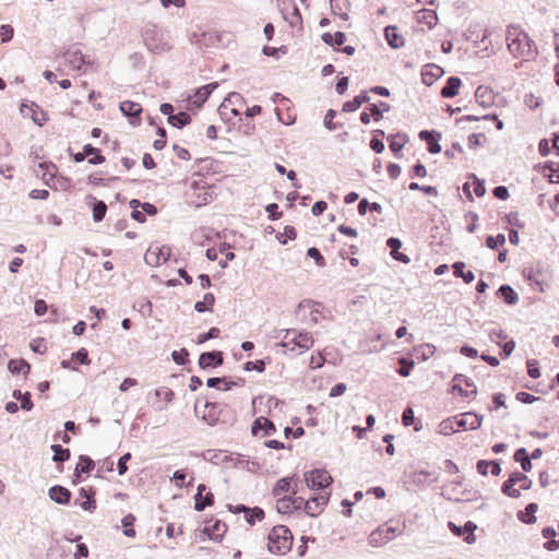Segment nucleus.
Here are the masks:
<instances>
[{
  "label": "nucleus",
  "mask_w": 559,
  "mask_h": 559,
  "mask_svg": "<svg viewBox=\"0 0 559 559\" xmlns=\"http://www.w3.org/2000/svg\"><path fill=\"white\" fill-rule=\"evenodd\" d=\"M204 408L205 411L201 418L209 426H215L217 424L233 426L236 421V413L227 404L206 401Z\"/></svg>",
  "instance_id": "nucleus-1"
},
{
  "label": "nucleus",
  "mask_w": 559,
  "mask_h": 559,
  "mask_svg": "<svg viewBox=\"0 0 559 559\" xmlns=\"http://www.w3.org/2000/svg\"><path fill=\"white\" fill-rule=\"evenodd\" d=\"M267 549L271 554L285 555L292 549L293 534L285 525L274 526L267 536Z\"/></svg>",
  "instance_id": "nucleus-2"
},
{
  "label": "nucleus",
  "mask_w": 559,
  "mask_h": 559,
  "mask_svg": "<svg viewBox=\"0 0 559 559\" xmlns=\"http://www.w3.org/2000/svg\"><path fill=\"white\" fill-rule=\"evenodd\" d=\"M284 332L283 341L278 345L285 347L288 352L294 353L298 348V354H302L313 346V338L309 332L295 329H287Z\"/></svg>",
  "instance_id": "nucleus-3"
},
{
  "label": "nucleus",
  "mask_w": 559,
  "mask_h": 559,
  "mask_svg": "<svg viewBox=\"0 0 559 559\" xmlns=\"http://www.w3.org/2000/svg\"><path fill=\"white\" fill-rule=\"evenodd\" d=\"M533 486V481L522 472L514 471L509 475V478L503 481L501 491L503 495L518 499L522 490H528Z\"/></svg>",
  "instance_id": "nucleus-4"
},
{
  "label": "nucleus",
  "mask_w": 559,
  "mask_h": 559,
  "mask_svg": "<svg viewBox=\"0 0 559 559\" xmlns=\"http://www.w3.org/2000/svg\"><path fill=\"white\" fill-rule=\"evenodd\" d=\"M146 48L153 53H162L171 49L166 35L155 26L146 27L142 34Z\"/></svg>",
  "instance_id": "nucleus-5"
},
{
  "label": "nucleus",
  "mask_w": 559,
  "mask_h": 559,
  "mask_svg": "<svg viewBox=\"0 0 559 559\" xmlns=\"http://www.w3.org/2000/svg\"><path fill=\"white\" fill-rule=\"evenodd\" d=\"M402 533L397 525H393V521H389L372 531L368 536V543L372 547H381L394 539Z\"/></svg>",
  "instance_id": "nucleus-6"
},
{
  "label": "nucleus",
  "mask_w": 559,
  "mask_h": 559,
  "mask_svg": "<svg viewBox=\"0 0 559 559\" xmlns=\"http://www.w3.org/2000/svg\"><path fill=\"white\" fill-rule=\"evenodd\" d=\"M307 486L312 490H320L329 487L333 478L325 469H312L305 473Z\"/></svg>",
  "instance_id": "nucleus-7"
},
{
  "label": "nucleus",
  "mask_w": 559,
  "mask_h": 559,
  "mask_svg": "<svg viewBox=\"0 0 559 559\" xmlns=\"http://www.w3.org/2000/svg\"><path fill=\"white\" fill-rule=\"evenodd\" d=\"M533 48H536L535 43L528 35L527 38L514 37L508 43V49L515 58L531 56Z\"/></svg>",
  "instance_id": "nucleus-8"
},
{
  "label": "nucleus",
  "mask_w": 559,
  "mask_h": 559,
  "mask_svg": "<svg viewBox=\"0 0 559 559\" xmlns=\"http://www.w3.org/2000/svg\"><path fill=\"white\" fill-rule=\"evenodd\" d=\"M448 527L453 535L462 537L466 544L471 545L475 543V531L477 525L474 522L467 521L464 525H456L454 522L449 521Z\"/></svg>",
  "instance_id": "nucleus-9"
},
{
  "label": "nucleus",
  "mask_w": 559,
  "mask_h": 559,
  "mask_svg": "<svg viewBox=\"0 0 559 559\" xmlns=\"http://www.w3.org/2000/svg\"><path fill=\"white\" fill-rule=\"evenodd\" d=\"M243 105H246L245 97L237 92H231L225 97L223 103L219 105L218 114L223 116V110H226L230 106V112L233 117H238L240 116V108Z\"/></svg>",
  "instance_id": "nucleus-10"
},
{
  "label": "nucleus",
  "mask_w": 559,
  "mask_h": 559,
  "mask_svg": "<svg viewBox=\"0 0 559 559\" xmlns=\"http://www.w3.org/2000/svg\"><path fill=\"white\" fill-rule=\"evenodd\" d=\"M483 415L475 412H466L454 417L455 426L464 430H476L481 426Z\"/></svg>",
  "instance_id": "nucleus-11"
},
{
  "label": "nucleus",
  "mask_w": 559,
  "mask_h": 559,
  "mask_svg": "<svg viewBox=\"0 0 559 559\" xmlns=\"http://www.w3.org/2000/svg\"><path fill=\"white\" fill-rule=\"evenodd\" d=\"M224 362V353L221 350L204 352L199 356L198 365L202 370L216 368Z\"/></svg>",
  "instance_id": "nucleus-12"
},
{
  "label": "nucleus",
  "mask_w": 559,
  "mask_h": 559,
  "mask_svg": "<svg viewBox=\"0 0 559 559\" xmlns=\"http://www.w3.org/2000/svg\"><path fill=\"white\" fill-rule=\"evenodd\" d=\"M36 108H38V106L34 102H32L29 105L22 103L20 112L23 117L31 118L33 122L38 127H43L48 121V116L44 110H40L38 114Z\"/></svg>",
  "instance_id": "nucleus-13"
},
{
  "label": "nucleus",
  "mask_w": 559,
  "mask_h": 559,
  "mask_svg": "<svg viewBox=\"0 0 559 559\" xmlns=\"http://www.w3.org/2000/svg\"><path fill=\"white\" fill-rule=\"evenodd\" d=\"M120 111L129 118L132 126H139L141 123L142 107L139 103L131 100L121 102L119 105Z\"/></svg>",
  "instance_id": "nucleus-14"
},
{
  "label": "nucleus",
  "mask_w": 559,
  "mask_h": 559,
  "mask_svg": "<svg viewBox=\"0 0 559 559\" xmlns=\"http://www.w3.org/2000/svg\"><path fill=\"white\" fill-rule=\"evenodd\" d=\"M418 138L421 141L427 142V151L430 154H438L441 152V145L439 144V141L441 139V133L437 130H421L418 133Z\"/></svg>",
  "instance_id": "nucleus-15"
},
{
  "label": "nucleus",
  "mask_w": 559,
  "mask_h": 559,
  "mask_svg": "<svg viewBox=\"0 0 559 559\" xmlns=\"http://www.w3.org/2000/svg\"><path fill=\"white\" fill-rule=\"evenodd\" d=\"M64 59L74 70H81L84 64L90 63V60L86 59V56L83 55L78 45L70 47L66 51Z\"/></svg>",
  "instance_id": "nucleus-16"
},
{
  "label": "nucleus",
  "mask_w": 559,
  "mask_h": 559,
  "mask_svg": "<svg viewBox=\"0 0 559 559\" xmlns=\"http://www.w3.org/2000/svg\"><path fill=\"white\" fill-rule=\"evenodd\" d=\"M523 276L532 287L538 289L540 293L545 292L549 286L548 283L544 281L539 269L525 267L523 270Z\"/></svg>",
  "instance_id": "nucleus-17"
},
{
  "label": "nucleus",
  "mask_w": 559,
  "mask_h": 559,
  "mask_svg": "<svg viewBox=\"0 0 559 559\" xmlns=\"http://www.w3.org/2000/svg\"><path fill=\"white\" fill-rule=\"evenodd\" d=\"M330 493H320L318 496L311 497L307 500L306 503V514L309 516L319 515L323 507L329 502Z\"/></svg>",
  "instance_id": "nucleus-18"
},
{
  "label": "nucleus",
  "mask_w": 559,
  "mask_h": 559,
  "mask_svg": "<svg viewBox=\"0 0 559 559\" xmlns=\"http://www.w3.org/2000/svg\"><path fill=\"white\" fill-rule=\"evenodd\" d=\"M260 431H263V436H272L276 432V427L272 420L264 416L255 418L251 425L252 436H258Z\"/></svg>",
  "instance_id": "nucleus-19"
},
{
  "label": "nucleus",
  "mask_w": 559,
  "mask_h": 559,
  "mask_svg": "<svg viewBox=\"0 0 559 559\" xmlns=\"http://www.w3.org/2000/svg\"><path fill=\"white\" fill-rule=\"evenodd\" d=\"M157 252L150 248L145 254V261L150 265H159L160 262H167L170 259L171 249L168 246L157 248Z\"/></svg>",
  "instance_id": "nucleus-20"
},
{
  "label": "nucleus",
  "mask_w": 559,
  "mask_h": 559,
  "mask_svg": "<svg viewBox=\"0 0 559 559\" xmlns=\"http://www.w3.org/2000/svg\"><path fill=\"white\" fill-rule=\"evenodd\" d=\"M386 140L394 157L402 158V150L409 140L408 135L406 133L389 134Z\"/></svg>",
  "instance_id": "nucleus-21"
},
{
  "label": "nucleus",
  "mask_w": 559,
  "mask_h": 559,
  "mask_svg": "<svg viewBox=\"0 0 559 559\" xmlns=\"http://www.w3.org/2000/svg\"><path fill=\"white\" fill-rule=\"evenodd\" d=\"M48 496L53 502L67 506L71 501L72 493L68 488L61 485H55L49 488Z\"/></svg>",
  "instance_id": "nucleus-22"
},
{
  "label": "nucleus",
  "mask_w": 559,
  "mask_h": 559,
  "mask_svg": "<svg viewBox=\"0 0 559 559\" xmlns=\"http://www.w3.org/2000/svg\"><path fill=\"white\" fill-rule=\"evenodd\" d=\"M386 247L390 248L391 257L401 263L408 264L411 263V259L407 254L400 252V249L402 247V241L400 238L396 237H390L386 239Z\"/></svg>",
  "instance_id": "nucleus-23"
},
{
  "label": "nucleus",
  "mask_w": 559,
  "mask_h": 559,
  "mask_svg": "<svg viewBox=\"0 0 559 559\" xmlns=\"http://www.w3.org/2000/svg\"><path fill=\"white\" fill-rule=\"evenodd\" d=\"M384 37L388 45L393 49H399L405 45L404 37L399 33V28L394 25H388L384 28Z\"/></svg>",
  "instance_id": "nucleus-24"
},
{
  "label": "nucleus",
  "mask_w": 559,
  "mask_h": 559,
  "mask_svg": "<svg viewBox=\"0 0 559 559\" xmlns=\"http://www.w3.org/2000/svg\"><path fill=\"white\" fill-rule=\"evenodd\" d=\"M462 81L459 76H450L447 79L444 86L440 91L443 98H453L459 94Z\"/></svg>",
  "instance_id": "nucleus-25"
},
{
  "label": "nucleus",
  "mask_w": 559,
  "mask_h": 559,
  "mask_svg": "<svg viewBox=\"0 0 559 559\" xmlns=\"http://www.w3.org/2000/svg\"><path fill=\"white\" fill-rule=\"evenodd\" d=\"M203 459L216 465L231 463L235 460L233 455L227 454L223 450H207L203 454Z\"/></svg>",
  "instance_id": "nucleus-26"
},
{
  "label": "nucleus",
  "mask_w": 559,
  "mask_h": 559,
  "mask_svg": "<svg viewBox=\"0 0 559 559\" xmlns=\"http://www.w3.org/2000/svg\"><path fill=\"white\" fill-rule=\"evenodd\" d=\"M234 462L233 465L235 467H240L242 469H246L250 473H258L261 468V465L259 462L257 461H251L248 456L243 455V454H236V456H234Z\"/></svg>",
  "instance_id": "nucleus-27"
},
{
  "label": "nucleus",
  "mask_w": 559,
  "mask_h": 559,
  "mask_svg": "<svg viewBox=\"0 0 559 559\" xmlns=\"http://www.w3.org/2000/svg\"><path fill=\"white\" fill-rule=\"evenodd\" d=\"M425 68L426 69L421 72V79L423 83L427 86L432 85L433 82L444 73L441 67L433 63L427 64Z\"/></svg>",
  "instance_id": "nucleus-28"
},
{
  "label": "nucleus",
  "mask_w": 559,
  "mask_h": 559,
  "mask_svg": "<svg viewBox=\"0 0 559 559\" xmlns=\"http://www.w3.org/2000/svg\"><path fill=\"white\" fill-rule=\"evenodd\" d=\"M227 531V525L219 521L215 520L212 525H207L204 528V533L210 537V539L219 542Z\"/></svg>",
  "instance_id": "nucleus-29"
},
{
  "label": "nucleus",
  "mask_w": 559,
  "mask_h": 559,
  "mask_svg": "<svg viewBox=\"0 0 559 559\" xmlns=\"http://www.w3.org/2000/svg\"><path fill=\"white\" fill-rule=\"evenodd\" d=\"M370 97L368 92L364 91L359 95H356L353 99L347 100L343 104L342 111L354 112L360 108L364 103H368Z\"/></svg>",
  "instance_id": "nucleus-30"
},
{
  "label": "nucleus",
  "mask_w": 559,
  "mask_h": 559,
  "mask_svg": "<svg viewBox=\"0 0 559 559\" xmlns=\"http://www.w3.org/2000/svg\"><path fill=\"white\" fill-rule=\"evenodd\" d=\"M538 168L548 178L549 182L559 183V163L546 162L543 165H538Z\"/></svg>",
  "instance_id": "nucleus-31"
},
{
  "label": "nucleus",
  "mask_w": 559,
  "mask_h": 559,
  "mask_svg": "<svg viewBox=\"0 0 559 559\" xmlns=\"http://www.w3.org/2000/svg\"><path fill=\"white\" fill-rule=\"evenodd\" d=\"M497 296L508 306H513L519 301L516 292L509 284H502L497 290Z\"/></svg>",
  "instance_id": "nucleus-32"
},
{
  "label": "nucleus",
  "mask_w": 559,
  "mask_h": 559,
  "mask_svg": "<svg viewBox=\"0 0 559 559\" xmlns=\"http://www.w3.org/2000/svg\"><path fill=\"white\" fill-rule=\"evenodd\" d=\"M218 87L217 82L205 84L194 91V97L199 98L198 107H203L211 94Z\"/></svg>",
  "instance_id": "nucleus-33"
},
{
  "label": "nucleus",
  "mask_w": 559,
  "mask_h": 559,
  "mask_svg": "<svg viewBox=\"0 0 559 559\" xmlns=\"http://www.w3.org/2000/svg\"><path fill=\"white\" fill-rule=\"evenodd\" d=\"M321 39L325 45L336 48L344 45V43L347 39V36L344 32L337 31L334 34L323 33L321 35Z\"/></svg>",
  "instance_id": "nucleus-34"
},
{
  "label": "nucleus",
  "mask_w": 559,
  "mask_h": 559,
  "mask_svg": "<svg viewBox=\"0 0 559 559\" xmlns=\"http://www.w3.org/2000/svg\"><path fill=\"white\" fill-rule=\"evenodd\" d=\"M95 467V462L85 454L79 456V463L75 466L73 476H81L82 474H90Z\"/></svg>",
  "instance_id": "nucleus-35"
},
{
  "label": "nucleus",
  "mask_w": 559,
  "mask_h": 559,
  "mask_svg": "<svg viewBox=\"0 0 559 559\" xmlns=\"http://www.w3.org/2000/svg\"><path fill=\"white\" fill-rule=\"evenodd\" d=\"M537 510H538V504L535 502H530L525 507L524 511L518 512V514H516L518 519L525 524H534L537 520L535 516V513L537 512Z\"/></svg>",
  "instance_id": "nucleus-36"
},
{
  "label": "nucleus",
  "mask_w": 559,
  "mask_h": 559,
  "mask_svg": "<svg viewBox=\"0 0 559 559\" xmlns=\"http://www.w3.org/2000/svg\"><path fill=\"white\" fill-rule=\"evenodd\" d=\"M465 263L463 261H456L452 264L453 275L462 278L464 283L469 284L475 280V275L472 271H465Z\"/></svg>",
  "instance_id": "nucleus-37"
},
{
  "label": "nucleus",
  "mask_w": 559,
  "mask_h": 559,
  "mask_svg": "<svg viewBox=\"0 0 559 559\" xmlns=\"http://www.w3.org/2000/svg\"><path fill=\"white\" fill-rule=\"evenodd\" d=\"M513 459L516 463L521 464V467L524 473H528L532 471L533 464L525 448L516 449Z\"/></svg>",
  "instance_id": "nucleus-38"
},
{
  "label": "nucleus",
  "mask_w": 559,
  "mask_h": 559,
  "mask_svg": "<svg viewBox=\"0 0 559 559\" xmlns=\"http://www.w3.org/2000/svg\"><path fill=\"white\" fill-rule=\"evenodd\" d=\"M167 122L174 128L183 129L191 123V117L186 111H179L178 114L170 115V117L167 118Z\"/></svg>",
  "instance_id": "nucleus-39"
},
{
  "label": "nucleus",
  "mask_w": 559,
  "mask_h": 559,
  "mask_svg": "<svg viewBox=\"0 0 559 559\" xmlns=\"http://www.w3.org/2000/svg\"><path fill=\"white\" fill-rule=\"evenodd\" d=\"M476 102L487 108L492 104L493 93L490 88L478 86L475 92Z\"/></svg>",
  "instance_id": "nucleus-40"
},
{
  "label": "nucleus",
  "mask_w": 559,
  "mask_h": 559,
  "mask_svg": "<svg viewBox=\"0 0 559 559\" xmlns=\"http://www.w3.org/2000/svg\"><path fill=\"white\" fill-rule=\"evenodd\" d=\"M8 369L12 374H28L31 371V365L23 358L10 359L8 362Z\"/></svg>",
  "instance_id": "nucleus-41"
},
{
  "label": "nucleus",
  "mask_w": 559,
  "mask_h": 559,
  "mask_svg": "<svg viewBox=\"0 0 559 559\" xmlns=\"http://www.w3.org/2000/svg\"><path fill=\"white\" fill-rule=\"evenodd\" d=\"M84 153L86 157H88V163L91 165H100L106 160L105 156L102 154V151L97 147H94L92 144L84 145Z\"/></svg>",
  "instance_id": "nucleus-42"
},
{
  "label": "nucleus",
  "mask_w": 559,
  "mask_h": 559,
  "mask_svg": "<svg viewBox=\"0 0 559 559\" xmlns=\"http://www.w3.org/2000/svg\"><path fill=\"white\" fill-rule=\"evenodd\" d=\"M366 110L371 112L374 121H380L383 118V114L391 110V106L385 102H379L377 104H370L366 107Z\"/></svg>",
  "instance_id": "nucleus-43"
},
{
  "label": "nucleus",
  "mask_w": 559,
  "mask_h": 559,
  "mask_svg": "<svg viewBox=\"0 0 559 559\" xmlns=\"http://www.w3.org/2000/svg\"><path fill=\"white\" fill-rule=\"evenodd\" d=\"M92 200V212L94 222H102L107 213V205L104 201L97 200L96 198L90 195Z\"/></svg>",
  "instance_id": "nucleus-44"
},
{
  "label": "nucleus",
  "mask_w": 559,
  "mask_h": 559,
  "mask_svg": "<svg viewBox=\"0 0 559 559\" xmlns=\"http://www.w3.org/2000/svg\"><path fill=\"white\" fill-rule=\"evenodd\" d=\"M214 503V495L209 491L205 495H201V492H197L194 495V510L203 511L205 508L212 506Z\"/></svg>",
  "instance_id": "nucleus-45"
},
{
  "label": "nucleus",
  "mask_w": 559,
  "mask_h": 559,
  "mask_svg": "<svg viewBox=\"0 0 559 559\" xmlns=\"http://www.w3.org/2000/svg\"><path fill=\"white\" fill-rule=\"evenodd\" d=\"M333 14L338 15L343 20H348L347 10L349 8L348 0H330Z\"/></svg>",
  "instance_id": "nucleus-46"
},
{
  "label": "nucleus",
  "mask_w": 559,
  "mask_h": 559,
  "mask_svg": "<svg viewBox=\"0 0 559 559\" xmlns=\"http://www.w3.org/2000/svg\"><path fill=\"white\" fill-rule=\"evenodd\" d=\"M51 450L53 452L52 461L57 464H62L70 459V450L68 448H63L61 444H52Z\"/></svg>",
  "instance_id": "nucleus-47"
},
{
  "label": "nucleus",
  "mask_w": 559,
  "mask_h": 559,
  "mask_svg": "<svg viewBox=\"0 0 559 559\" xmlns=\"http://www.w3.org/2000/svg\"><path fill=\"white\" fill-rule=\"evenodd\" d=\"M12 396L21 402V408L23 411H31L34 407L32 395L29 392H22L21 390H14Z\"/></svg>",
  "instance_id": "nucleus-48"
},
{
  "label": "nucleus",
  "mask_w": 559,
  "mask_h": 559,
  "mask_svg": "<svg viewBox=\"0 0 559 559\" xmlns=\"http://www.w3.org/2000/svg\"><path fill=\"white\" fill-rule=\"evenodd\" d=\"M214 304H215L214 295L212 293H206L203 296L202 301H197L194 304V310L200 313L205 312V311H212Z\"/></svg>",
  "instance_id": "nucleus-49"
},
{
  "label": "nucleus",
  "mask_w": 559,
  "mask_h": 559,
  "mask_svg": "<svg viewBox=\"0 0 559 559\" xmlns=\"http://www.w3.org/2000/svg\"><path fill=\"white\" fill-rule=\"evenodd\" d=\"M135 516L132 514V513H128L127 515H124L121 520V524H122V533L124 536L127 537H134L135 536V530L133 527L134 525V522H135Z\"/></svg>",
  "instance_id": "nucleus-50"
},
{
  "label": "nucleus",
  "mask_w": 559,
  "mask_h": 559,
  "mask_svg": "<svg viewBox=\"0 0 559 559\" xmlns=\"http://www.w3.org/2000/svg\"><path fill=\"white\" fill-rule=\"evenodd\" d=\"M292 479L290 477H283V478H280L273 489H272V495L274 497H280L281 495L285 493V492H288L289 489H290V483H292Z\"/></svg>",
  "instance_id": "nucleus-51"
},
{
  "label": "nucleus",
  "mask_w": 559,
  "mask_h": 559,
  "mask_svg": "<svg viewBox=\"0 0 559 559\" xmlns=\"http://www.w3.org/2000/svg\"><path fill=\"white\" fill-rule=\"evenodd\" d=\"M271 359L270 357H266L265 359H258L255 361H247L243 364L242 369L245 371H258L263 372L266 368V364H270Z\"/></svg>",
  "instance_id": "nucleus-52"
},
{
  "label": "nucleus",
  "mask_w": 559,
  "mask_h": 559,
  "mask_svg": "<svg viewBox=\"0 0 559 559\" xmlns=\"http://www.w3.org/2000/svg\"><path fill=\"white\" fill-rule=\"evenodd\" d=\"M402 424L405 426V427H408V426H412L414 425V429L416 431H419L421 429V424L418 421L416 423L415 420V415H414V412L412 409V407H406L404 411H403V414H402Z\"/></svg>",
  "instance_id": "nucleus-53"
},
{
  "label": "nucleus",
  "mask_w": 559,
  "mask_h": 559,
  "mask_svg": "<svg viewBox=\"0 0 559 559\" xmlns=\"http://www.w3.org/2000/svg\"><path fill=\"white\" fill-rule=\"evenodd\" d=\"M265 513L264 510L260 507H253L250 511L245 515V520L248 524L254 525L255 522H260L264 519Z\"/></svg>",
  "instance_id": "nucleus-54"
},
{
  "label": "nucleus",
  "mask_w": 559,
  "mask_h": 559,
  "mask_svg": "<svg viewBox=\"0 0 559 559\" xmlns=\"http://www.w3.org/2000/svg\"><path fill=\"white\" fill-rule=\"evenodd\" d=\"M293 501L290 496L278 498L276 502V510L281 514H290L293 510Z\"/></svg>",
  "instance_id": "nucleus-55"
},
{
  "label": "nucleus",
  "mask_w": 559,
  "mask_h": 559,
  "mask_svg": "<svg viewBox=\"0 0 559 559\" xmlns=\"http://www.w3.org/2000/svg\"><path fill=\"white\" fill-rule=\"evenodd\" d=\"M514 37L527 38V33L525 31L521 29V27L519 25L510 24L507 26V34H506L507 44L512 41V39H514Z\"/></svg>",
  "instance_id": "nucleus-56"
},
{
  "label": "nucleus",
  "mask_w": 559,
  "mask_h": 559,
  "mask_svg": "<svg viewBox=\"0 0 559 559\" xmlns=\"http://www.w3.org/2000/svg\"><path fill=\"white\" fill-rule=\"evenodd\" d=\"M506 243V236L503 234H498L496 236H487L486 246L491 250H497L499 247Z\"/></svg>",
  "instance_id": "nucleus-57"
},
{
  "label": "nucleus",
  "mask_w": 559,
  "mask_h": 559,
  "mask_svg": "<svg viewBox=\"0 0 559 559\" xmlns=\"http://www.w3.org/2000/svg\"><path fill=\"white\" fill-rule=\"evenodd\" d=\"M400 368L397 369V373L401 377H408L415 364L413 360H409L405 357L399 358Z\"/></svg>",
  "instance_id": "nucleus-58"
},
{
  "label": "nucleus",
  "mask_w": 559,
  "mask_h": 559,
  "mask_svg": "<svg viewBox=\"0 0 559 559\" xmlns=\"http://www.w3.org/2000/svg\"><path fill=\"white\" fill-rule=\"evenodd\" d=\"M171 358L179 366L186 365L187 362H189V352L187 348L174 350L171 353Z\"/></svg>",
  "instance_id": "nucleus-59"
},
{
  "label": "nucleus",
  "mask_w": 559,
  "mask_h": 559,
  "mask_svg": "<svg viewBox=\"0 0 559 559\" xmlns=\"http://www.w3.org/2000/svg\"><path fill=\"white\" fill-rule=\"evenodd\" d=\"M337 112L334 109H329L324 116V127L330 130L334 131L336 130L341 124L333 121V119L336 117Z\"/></svg>",
  "instance_id": "nucleus-60"
},
{
  "label": "nucleus",
  "mask_w": 559,
  "mask_h": 559,
  "mask_svg": "<svg viewBox=\"0 0 559 559\" xmlns=\"http://www.w3.org/2000/svg\"><path fill=\"white\" fill-rule=\"evenodd\" d=\"M221 330L218 328H211L207 332L201 333L198 335L197 343L203 344L212 338H216L219 336Z\"/></svg>",
  "instance_id": "nucleus-61"
},
{
  "label": "nucleus",
  "mask_w": 559,
  "mask_h": 559,
  "mask_svg": "<svg viewBox=\"0 0 559 559\" xmlns=\"http://www.w3.org/2000/svg\"><path fill=\"white\" fill-rule=\"evenodd\" d=\"M71 359L79 362L80 365H88L91 361L88 358V352L84 347H81L74 352L71 356Z\"/></svg>",
  "instance_id": "nucleus-62"
},
{
  "label": "nucleus",
  "mask_w": 559,
  "mask_h": 559,
  "mask_svg": "<svg viewBox=\"0 0 559 559\" xmlns=\"http://www.w3.org/2000/svg\"><path fill=\"white\" fill-rule=\"evenodd\" d=\"M154 393L156 397L162 399L167 403H170L175 397L174 391L167 386H160L156 389Z\"/></svg>",
  "instance_id": "nucleus-63"
},
{
  "label": "nucleus",
  "mask_w": 559,
  "mask_h": 559,
  "mask_svg": "<svg viewBox=\"0 0 559 559\" xmlns=\"http://www.w3.org/2000/svg\"><path fill=\"white\" fill-rule=\"evenodd\" d=\"M307 255L311 259L314 260L316 264L318 266H324L325 265V259L324 257L321 254L320 250L316 247H310L308 250H307Z\"/></svg>",
  "instance_id": "nucleus-64"
}]
</instances>
